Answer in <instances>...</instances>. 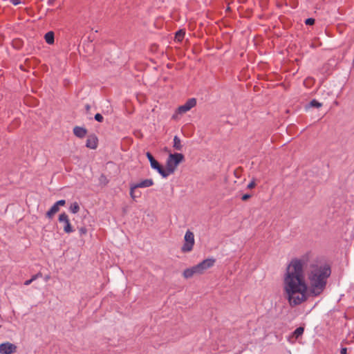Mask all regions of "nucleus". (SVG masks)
<instances>
[{"label": "nucleus", "instance_id": "nucleus-1", "mask_svg": "<svg viewBox=\"0 0 354 354\" xmlns=\"http://www.w3.org/2000/svg\"><path fill=\"white\" fill-rule=\"evenodd\" d=\"M330 273V267L322 261H313L307 266L306 257L292 259L283 277L284 297L295 306L307 301L310 295H319Z\"/></svg>", "mask_w": 354, "mask_h": 354}, {"label": "nucleus", "instance_id": "nucleus-2", "mask_svg": "<svg viewBox=\"0 0 354 354\" xmlns=\"http://www.w3.org/2000/svg\"><path fill=\"white\" fill-rule=\"evenodd\" d=\"M184 160V156L182 153H170L166 162V174L167 176L173 174L178 165Z\"/></svg>", "mask_w": 354, "mask_h": 354}, {"label": "nucleus", "instance_id": "nucleus-3", "mask_svg": "<svg viewBox=\"0 0 354 354\" xmlns=\"http://www.w3.org/2000/svg\"><path fill=\"white\" fill-rule=\"evenodd\" d=\"M195 244L194 234L190 230H187L184 236V243L181 247V251L187 253L191 252Z\"/></svg>", "mask_w": 354, "mask_h": 354}, {"label": "nucleus", "instance_id": "nucleus-4", "mask_svg": "<svg viewBox=\"0 0 354 354\" xmlns=\"http://www.w3.org/2000/svg\"><path fill=\"white\" fill-rule=\"evenodd\" d=\"M196 104V100L195 98L189 99L184 104L180 106L176 113L173 115L174 118H177L178 114H183L189 111L191 109L194 107Z\"/></svg>", "mask_w": 354, "mask_h": 354}, {"label": "nucleus", "instance_id": "nucleus-5", "mask_svg": "<svg viewBox=\"0 0 354 354\" xmlns=\"http://www.w3.org/2000/svg\"><path fill=\"white\" fill-rule=\"evenodd\" d=\"M215 262L216 259L214 258H208L198 263L195 266L198 273L202 274L206 270L213 267Z\"/></svg>", "mask_w": 354, "mask_h": 354}, {"label": "nucleus", "instance_id": "nucleus-6", "mask_svg": "<svg viewBox=\"0 0 354 354\" xmlns=\"http://www.w3.org/2000/svg\"><path fill=\"white\" fill-rule=\"evenodd\" d=\"M17 346L10 343L5 342L0 344V354H12L16 352Z\"/></svg>", "mask_w": 354, "mask_h": 354}, {"label": "nucleus", "instance_id": "nucleus-7", "mask_svg": "<svg viewBox=\"0 0 354 354\" xmlns=\"http://www.w3.org/2000/svg\"><path fill=\"white\" fill-rule=\"evenodd\" d=\"M66 204L65 200H59L57 201L51 208L46 212V216L48 218H52L54 215L59 212V207L64 206Z\"/></svg>", "mask_w": 354, "mask_h": 354}, {"label": "nucleus", "instance_id": "nucleus-8", "mask_svg": "<svg viewBox=\"0 0 354 354\" xmlns=\"http://www.w3.org/2000/svg\"><path fill=\"white\" fill-rule=\"evenodd\" d=\"M59 222L64 223V231L66 233H71L73 232V228L70 223L68 216L66 214L62 213L59 216Z\"/></svg>", "mask_w": 354, "mask_h": 354}, {"label": "nucleus", "instance_id": "nucleus-9", "mask_svg": "<svg viewBox=\"0 0 354 354\" xmlns=\"http://www.w3.org/2000/svg\"><path fill=\"white\" fill-rule=\"evenodd\" d=\"M150 165L152 169L156 170L163 178L167 177L165 169H163L157 160L152 161Z\"/></svg>", "mask_w": 354, "mask_h": 354}, {"label": "nucleus", "instance_id": "nucleus-10", "mask_svg": "<svg viewBox=\"0 0 354 354\" xmlns=\"http://www.w3.org/2000/svg\"><path fill=\"white\" fill-rule=\"evenodd\" d=\"M194 274H199L195 266L185 269L183 273V277L186 279L191 278Z\"/></svg>", "mask_w": 354, "mask_h": 354}, {"label": "nucleus", "instance_id": "nucleus-11", "mask_svg": "<svg viewBox=\"0 0 354 354\" xmlns=\"http://www.w3.org/2000/svg\"><path fill=\"white\" fill-rule=\"evenodd\" d=\"M138 188L149 187L153 185V180L151 178L145 179L138 183L134 184Z\"/></svg>", "mask_w": 354, "mask_h": 354}, {"label": "nucleus", "instance_id": "nucleus-12", "mask_svg": "<svg viewBox=\"0 0 354 354\" xmlns=\"http://www.w3.org/2000/svg\"><path fill=\"white\" fill-rule=\"evenodd\" d=\"M86 146L92 149H96L97 147V138L95 136H89L86 140Z\"/></svg>", "mask_w": 354, "mask_h": 354}, {"label": "nucleus", "instance_id": "nucleus-13", "mask_svg": "<svg viewBox=\"0 0 354 354\" xmlns=\"http://www.w3.org/2000/svg\"><path fill=\"white\" fill-rule=\"evenodd\" d=\"M74 134L78 138H83L86 136V130L80 127H75L73 129Z\"/></svg>", "mask_w": 354, "mask_h": 354}, {"label": "nucleus", "instance_id": "nucleus-14", "mask_svg": "<svg viewBox=\"0 0 354 354\" xmlns=\"http://www.w3.org/2000/svg\"><path fill=\"white\" fill-rule=\"evenodd\" d=\"M138 187H136V185L134 184L131 185V187H130V196H131V198L133 199V200H135L136 198L140 197V195H141L140 192H136V189Z\"/></svg>", "mask_w": 354, "mask_h": 354}, {"label": "nucleus", "instance_id": "nucleus-15", "mask_svg": "<svg viewBox=\"0 0 354 354\" xmlns=\"http://www.w3.org/2000/svg\"><path fill=\"white\" fill-rule=\"evenodd\" d=\"M44 39L46 42L48 44H54V32L53 31H49L46 32L44 35Z\"/></svg>", "mask_w": 354, "mask_h": 354}, {"label": "nucleus", "instance_id": "nucleus-16", "mask_svg": "<svg viewBox=\"0 0 354 354\" xmlns=\"http://www.w3.org/2000/svg\"><path fill=\"white\" fill-rule=\"evenodd\" d=\"M173 147L175 149L180 151L183 148V145L181 144L180 139L177 136H174V145Z\"/></svg>", "mask_w": 354, "mask_h": 354}, {"label": "nucleus", "instance_id": "nucleus-17", "mask_svg": "<svg viewBox=\"0 0 354 354\" xmlns=\"http://www.w3.org/2000/svg\"><path fill=\"white\" fill-rule=\"evenodd\" d=\"M69 210L73 213V214H76L79 211H80V206L78 205V203L77 202H74L73 203L70 207H69Z\"/></svg>", "mask_w": 354, "mask_h": 354}, {"label": "nucleus", "instance_id": "nucleus-18", "mask_svg": "<svg viewBox=\"0 0 354 354\" xmlns=\"http://www.w3.org/2000/svg\"><path fill=\"white\" fill-rule=\"evenodd\" d=\"M304 330V328H302V327H299V328H296L295 330V331L293 332V336L295 338H298L303 334Z\"/></svg>", "mask_w": 354, "mask_h": 354}, {"label": "nucleus", "instance_id": "nucleus-19", "mask_svg": "<svg viewBox=\"0 0 354 354\" xmlns=\"http://www.w3.org/2000/svg\"><path fill=\"white\" fill-rule=\"evenodd\" d=\"M185 35V32L183 30H179L176 33L175 39L178 41H180Z\"/></svg>", "mask_w": 354, "mask_h": 354}, {"label": "nucleus", "instance_id": "nucleus-20", "mask_svg": "<svg viewBox=\"0 0 354 354\" xmlns=\"http://www.w3.org/2000/svg\"><path fill=\"white\" fill-rule=\"evenodd\" d=\"M40 276H41V274H40V273H38V274H35V275H33L30 279H28V280H27V281H26L24 282V285H25V286H28V285H30V284L33 281H35V279H37L39 277H40Z\"/></svg>", "mask_w": 354, "mask_h": 354}, {"label": "nucleus", "instance_id": "nucleus-21", "mask_svg": "<svg viewBox=\"0 0 354 354\" xmlns=\"http://www.w3.org/2000/svg\"><path fill=\"white\" fill-rule=\"evenodd\" d=\"M310 106H314V107H317V108L322 106V104L315 100H312L310 103Z\"/></svg>", "mask_w": 354, "mask_h": 354}, {"label": "nucleus", "instance_id": "nucleus-22", "mask_svg": "<svg viewBox=\"0 0 354 354\" xmlns=\"http://www.w3.org/2000/svg\"><path fill=\"white\" fill-rule=\"evenodd\" d=\"M95 119L97 122H102L103 121V116L100 113H97L95 115Z\"/></svg>", "mask_w": 354, "mask_h": 354}, {"label": "nucleus", "instance_id": "nucleus-23", "mask_svg": "<svg viewBox=\"0 0 354 354\" xmlns=\"http://www.w3.org/2000/svg\"><path fill=\"white\" fill-rule=\"evenodd\" d=\"M306 25H313L315 23V19L313 18H308L305 21Z\"/></svg>", "mask_w": 354, "mask_h": 354}, {"label": "nucleus", "instance_id": "nucleus-24", "mask_svg": "<svg viewBox=\"0 0 354 354\" xmlns=\"http://www.w3.org/2000/svg\"><path fill=\"white\" fill-rule=\"evenodd\" d=\"M146 156L150 162V164L151 163L152 161L155 160L154 158L153 157V156L149 153V152H147L146 153Z\"/></svg>", "mask_w": 354, "mask_h": 354}, {"label": "nucleus", "instance_id": "nucleus-25", "mask_svg": "<svg viewBox=\"0 0 354 354\" xmlns=\"http://www.w3.org/2000/svg\"><path fill=\"white\" fill-rule=\"evenodd\" d=\"M255 187V183L254 180L251 181L248 185V189H252Z\"/></svg>", "mask_w": 354, "mask_h": 354}, {"label": "nucleus", "instance_id": "nucleus-26", "mask_svg": "<svg viewBox=\"0 0 354 354\" xmlns=\"http://www.w3.org/2000/svg\"><path fill=\"white\" fill-rule=\"evenodd\" d=\"M250 198V194H244V195H243V196H242L241 199H242L243 201H246V200H248V198Z\"/></svg>", "mask_w": 354, "mask_h": 354}, {"label": "nucleus", "instance_id": "nucleus-27", "mask_svg": "<svg viewBox=\"0 0 354 354\" xmlns=\"http://www.w3.org/2000/svg\"><path fill=\"white\" fill-rule=\"evenodd\" d=\"M11 2L13 5L17 6L19 5L21 3L20 0H11Z\"/></svg>", "mask_w": 354, "mask_h": 354}, {"label": "nucleus", "instance_id": "nucleus-28", "mask_svg": "<svg viewBox=\"0 0 354 354\" xmlns=\"http://www.w3.org/2000/svg\"><path fill=\"white\" fill-rule=\"evenodd\" d=\"M341 354H348L347 353V348H342L340 351Z\"/></svg>", "mask_w": 354, "mask_h": 354}, {"label": "nucleus", "instance_id": "nucleus-29", "mask_svg": "<svg viewBox=\"0 0 354 354\" xmlns=\"http://www.w3.org/2000/svg\"><path fill=\"white\" fill-rule=\"evenodd\" d=\"M80 233H81L82 234H86V230L85 228H83V227H82V228H81V229L80 230Z\"/></svg>", "mask_w": 354, "mask_h": 354}, {"label": "nucleus", "instance_id": "nucleus-30", "mask_svg": "<svg viewBox=\"0 0 354 354\" xmlns=\"http://www.w3.org/2000/svg\"><path fill=\"white\" fill-rule=\"evenodd\" d=\"M49 279H50L49 276H46L45 277V281H48Z\"/></svg>", "mask_w": 354, "mask_h": 354}]
</instances>
